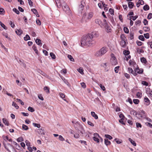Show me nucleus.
<instances>
[{"instance_id": "nucleus-1", "label": "nucleus", "mask_w": 152, "mask_h": 152, "mask_svg": "<svg viewBox=\"0 0 152 152\" xmlns=\"http://www.w3.org/2000/svg\"><path fill=\"white\" fill-rule=\"evenodd\" d=\"M95 42L92 40L89 35L84 36L81 42V45L82 46L85 45L90 46L91 45L94 43Z\"/></svg>"}, {"instance_id": "nucleus-2", "label": "nucleus", "mask_w": 152, "mask_h": 152, "mask_svg": "<svg viewBox=\"0 0 152 152\" xmlns=\"http://www.w3.org/2000/svg\"><path fill=\"white\" fill-rule=\"evenodd\" d=\"M108 48L106 47H103L99 50L96 52L95 56L96 57H100L104 54L107 51Z\"/></svg>"}, {"instance_id": "nucleus-3", "label": "nucleus", "mask_w": 152, "mask_h": 152, "mask_svg": "<svg viewBox=\"0 0 152 152\" xmlns=\"http://www.w3.org/2000/svg\"><path fill=\"white\" fill-rule=\"evenodd\" d=\"M62 5V8L64 10V11L68 15H70L71 12L68 6L65 3H64Z\"/></svg>"}, {"instance_id": "nucleus-4", "label": "nucleus", "mask_w": 152, "mask_h": 152, "mask_svg": "<svg viewBox=\"0 0 152 152\" xmlns=\"http://www.w3.org/2000/svg\"><path fill=\"white\" fill-rule=\"evenodd\" d=\"M111 57L110 60V63L113 66H115L118 64V61L116 58L114 56V55L111 54Z\"/></svg>"}, {"instance_id": "nucleus-5", "label": "nucleus", "mask_w": 152, "mask_h": 152, "mask_svg": "<svg viewBox=\"0 0 152 152\" xmlns=\"http://www.w3.org/2000/svg\"><path fill=\"white\" fill-rule=\"evenodd\" d=\"M102 66L103 67L105 71H108L110 69V64L108 62L103 63L102 64Z\"/></svg>"}, {"instance_id": "nucleus-6", "label": "nucleus", "mask_w": 152, "mask_h": 152, "mask_svg": "<svg viewBox=\"0 0 152 152\" xmlns=\"http://www.w3.org/2000/svg\"><path fill=\"white\" fill-rule=\"evenodd\" d=\"M94 137H93V138L94 140L97 142L98 143L99 142V140L98 139L99 137L100 138L102 139L101 137L99 134L97 133H94Z\"/></svg>"}, {"instance_id": "nucleus-7", "label": "nucleus", "mask_w": 152, "mask_h": 152, "mask_svg": "<svg viewBox=\"0 0 152 152\" xmlns=\"http://www.w3.org/2000/svg\"><path fill=\"white\" fill-rule=\"evenodd\" d=\"M134 73L136 74V75L137 74H142L143 72V70L142 69H140L139 67H137L135 69Z\"/></svg>"}, {"instance_id": "nucleus-8", "label": "nucleus", "mask_w": 152, "mask_h": 152, "mask_svg": "<svg viewBox=\"0 0 152 152\" xmlns=\"http://www.w3.org/2000/svg\"><path fill=\"white\" fill-rule=\"evenodd\" d=\"M89 35L90 36V37L93 39L94 37H97L98 36L99 34L98 32H97L93 31Z\"/></svg>"}, {"instance_id": "nucleus-9", "label": "nucleus", "mask_w": 152, "mask_h": 152, "mask_svg": "<svg viewBox=\"0 0 152 152\" xmlns=\"http://www.w3.org/2000/svg\"><path fill=\"white\" fill-rule=\"evenodd\" d=\"M146 93L149 96L152 97V91L149 88H146Z\"/></svg>"}, {"instance_id": "nucleus-10", "label": "nucleus", "mask_w": 152, "mask_h": 152, "mask_svg": "<svg viewBox=\"0 0 152 152\" xmlns=\"http://www.w3.org/2000/svg\"><path fill=\"white\" fill-rule=\"evenodd\" d=\"M104 22H105V24L106 25L105 26V27L106 29V31L107 32V33H109L111 31V29L110 28V27L108 26L107 24H106V20H104Z\"/></svg>"}, {"instance_id": "nucleus-11", "label": "nucleus", "mask_w": 152, "mask_h": 152, "mask_svg": "<svg viewBox=\"0 0 152 152\" xmlns=\"http://www.w3.org/2000/svg\"><path fill=\"white\" fill-rule=\"evenodd\" d=\"M38 72L39 73H40L43 76H45V77L47 78H49V76L42 70H39Z\"/></svg>"}, {"instance_id": "nucleus-12", "label": "nucleus", "mask_w": 152, "mask_h": 152, "mask_svg": "<svg viewBox=\"0 0 152 152\" xmlns=\"http://www.w3.org/2000/svg\"><path fill=\"white\" fill-rule=\"evenodd\" d=\"M144 101L146 103V105H148L150 103V102L149 99L146 96L145 97L144 99Z\"/></svg>"}, {"instance_id": "nucleus-13", "label": "nucleus", "mask_w": 152, "mask_h": 152, "mask_svg": "<svg viewBox=\"0 0 152 152\" xmlns=\"http://www.w3.org/2000/svg\"><path fill=\"white\" fill-rule=\"evenodd\" d=\"M129 64L130 66H135L136 65V63L133 60H130L129 61Z\"/></svg>"}, {"instance_id": "nucleus-14", "label": "nucleus", "mask_w": 152, "mask_h": 152, "mask_svg": "<svg viewBox=\"0 0 152 152\" xmlns=\"http://www.w3.org/2000/svg\"><path fill=\"white\" fill-rule=\"evenodd\" d=\"M128 69L129 71V72L130 73H131L132 74V75H133L134 76H136V74H135V73H134V71L133 69L131 68H128Z\"/></svg>"}, {"instance_id": "nucleus-15", "label": "nucleus", "mask_w": 152, "mask_h": 152, "mask_svg": "<svg viewBox=\"0 0 152 152\" xmlns=\"http://www.w3.org/2000/svg\"><path fill=\"white\" fill-rule=\"evenodd\" d=\"M121 38L122 40V42H123L124 43V44L125 43V41L126 40L124 34H121Z\"/></svg>"}, {"instance_id": "nucleus-16", "label": "nucleus", "mask_w": 152, "mask_h": 152, "mask_svg": "<svg viewBox=\"0 0 152 152\" xmlns=\"http://www.w3.org/2000/svg\"><path fill=\"white\" fill-rule=\"evenodd\" d=\"M80 129L79 130V131H80V133L83 134L85 133V130H84L83 126H82L81 125L80 126Z\"/></svg>"}, {"instance_id": "nucleus-17", "label": "nucleus", "mask_w": 152, "mask_h": 152, "mask_svg": "<svg viewBox=\"0 0 152 152\" xmlns=\"http://www.w3.org/2000/svg\"><path fill=\"white\" fill-rule=\"evenodd\" d=\"M91 115L95 119H97L98 118V116L94 112H91Z\"/></svg>"}, {"instance_id": "nucleus-18", "label": "nucleus", "mask_w": 152, "mask_h": 152, "mask_svg": "<svg viewBox=\"0 0 152 152\" xmlns=\"http://www.w3.org/2000/svg\"><path fill=\"white\" fill-rule=\"evenodd\" d=\"M35 42L38 45L40 46H42V44L41 42V40L39 39H37L35 40Z\"/></svg>"}, {"instance_id": "nucleus-19", "label": "nucleus", "mask_w": 152, "mask_h": 152, "mask_svg": "<svg viewBox=\"0 0 152 152\" xmlns=\"http://www.w3.org/2000/svg\"><path fill=\"white\" fill-rule=\"evenodd\" d=\"M38 133L42 135H44L45 132L44 129H40L38 130Z\"/></svg>"}, {"instance_id": "nucleus-20", "label": "nucleus", "mask_w": 152, "mask_h": 152, "mask_svg": "<svg viewBox=\"0 0 152 152\" xmlns=\"http://www.w3.org/2000/svg\"><path fill=\"white\" fill-rule=\"evenodd\" d=\"M2 121L3 123L6 125L9 126V124L8 121L5 118H3L2 119Z\"/></svg>"}, {"instance_id": "nucleus-21", "label": "nucleus", "mask_w": 152, "mask_h": 152, "mask_svg": "<svg viewBox=\"0 0 152 152\" xmlns=\"http://www.w3.org/2000/svg\"><path fill=\"white\" fill-rule=\"evenodd\" d=\"M16 33L18 35H20L23 33V31L20 29H17L16 31Z\"/></svg>"}, {"instance_id": "nucleus-22", "label": "nucleus", "mask_w": 152, "mask_h": 152, "mask_svg": "<svg viewBox=\"0 0 152 152\" xmlns=\"http://www.w3.org/2000/svg\"><path fill=\"white\" fill-rule=\"evenodd\" d=\"M104 143L105 145L107 146L110 145L111 142L110 141L108 140V139H104Z\"/></svg>"}, {"instance_id": "nucleus-23", "label": "nucleus", "mask_w": 152, "mask_h": 152, "mask_svg": "<svg viewBox=\"0 0 152 152\" xmlns=\"http://www.w3.org/2000/svg\"><path fill=\"white\" fill-rule=\"evenodd\" d=\"M81 125L80 124V123L78 121H76L75 123V124L74 125V126H75L76 129H77V127L76 126H79V127L81 126Z\"/></svg>"}, {"instance_id": "nucleus-24", "label": "nucleus", "mask_w": 152, "mask_h": 152, "mask_svg": "<svg viewBox=\"0 0 152 152\" xmlns=\"http://www.w3.org/2000/svg\"><path fill=\"white\" fill-rule=\"evenodd\" d=\"M93 13L92 12H90L88 13L87 18L88 19H91L93 16Z\"/></svg>"}, {"instance_id": "nucleus-25", "label": "nucleus", "mask_w": 152, "mask_h": 152, "mask_svg": "<svg viewBox=\"0 0 152 152\" xmlns=\"http://www.w3.org/2000/svg\"><path fill=\"white\" fill-rule=\"evenodd\" d=\"M77 70L81 74L83 75L84 74L83 70L82 68L80 67L77 69Z\"/></svg>"}, {"instance_id": "nucleus-26", "label": "nucleus", "mask_w": 152, "mask_h": 152, "mask_svg": "<svg viewBox=\"0 0 152 152\" xmlns=\"http://www.w3.org/2000/svg\"><path fill=\"white\" fill-rule=\"evenodd\" d=\"M31 11L33 12V13L35 15H37V17H39V15L37 13V10L35 9H31Z\"/></svg>"}, {"instance_id": "nucleus-27", "label": "nucleus", "mask_w": 152, "mask_h": 152, "mask_svg": "<svg viewBox=\"0 0 152 152\" xmlns=\"http://www.w3.org/2000/svg\"><path fill=\"white\" fill-rule=\"evenodd\" d=\"M129 140L134 146H136V144L134 141L130 138H129Z\"/></svg>"}, {"instance_id": "nucleus-28", "label": "nucleus", "mask_w": 152, "mask_h": 152, "mask_svg": "<svg viewBox=\"0 0 152 152\" xmlns=\"http://www.w3.org/2000/svg\"><path fill=\"white\" fill-rule=\"evenodd\" d=\"M129 39L130 40H132L134 39V33L133 32H131L129 36Z\"/></svg>"}, {"instance_id": "nucleus-29", "label": "nucleus", "mask_w": 152, "mask_h": 152, "mask_svg": "<svg viewBox=\"0 0 152 152\" xmlns=\"http://www.w3.org/2000/svg\"><path fill=\"white\" fill-rule=\"evenodd\" d=\"M2 35L4 36L7 39L9 40H11V39L8 36V34L4 32H3L2 33Z\"/></svg>"}, {"instance_id": "nucleus-30", "label": "nucleus", "mask_w": 152, "mask_h": 152, "mask_svg": "<svg viewBox=\"0 0 152 152\" xmlns=\"http://www.w3.org/2000/svg\"><path fill=\"white\" fill-rule=\"evenodd\" d=\"M56 3L57 7L58 8H60L61 7V4L59 0H55Z\"/></svg>"}, {"instance_id": "nucleus-31", "label": "nucleus", "mask_w": 152, "mask_h": 152, "mask_svg": "<svg viewBox=\"0 0 152 152\" xmlns=\"http://www.w3.org/2000/svg\"><path fill=\"white\" fill-rule=\"evenodd\" d=\"M95 22L96 23L98 24L100 26L101 25L102 22L99 19H97L95 20Z\"/></svg>"}, {"instance_id": "nucleus-32", "label": "nucleus", "mask_w": 152, "mask_h": 152, "mask_svg": "<svg viewBox=\"0 0 152 152\" xmlns=\"http://www.w3.org/2000/svg\"><path fill=\"white\" fill-rule=\"evenodd\" d=\"M134 6V4L131 2H129L128 3V7L130 9H132L133 8Z\"/></svg>"}, {"instance_id": "nucleus-33", "label": "nucleus", "mask_w": 152, "mask_h": 152, "mask_svg": "<svg viewBox=\"0 0 152 152\" xmlns=\"http://www.w3.org/2000/svg\"><path fill=\"white\" fill-rule=\"evenodd\" d=\"M44 90L47 93H49L50 92L49 88L47 86H45L44 88Z\"/></svg>"}, {"instance_id": "nucleus-34", "label": "nucleus", "mask_w": 152, "mask_h": 152, "mask_svg": "<svg viewBox=\"0 0 152 152\" xmlns=\"http://www.w3.org/2000/svg\"><path fill=\"white\" fill-rule=\"evenodd\" d=\"M22 129L24 130H27L28 129V128L27 126L23 124L22 125Z\"/></svg>"}, {"instance_id": "nucleus-35", "label": "nucleus", "mask_w": 152, "mask_h": 152, "mask_svg": "<svg viewBox=\"0 0 152 152\" xmlns=\"http://www.w3.org/2000/svg\"><path fill=\"white\" fill-rule=\"evenodd\" d=\"M143 9L144 10L147 11L149 9V8L148 5H145L143 7Z\"/></svg>"}, {"instance_id": "nucleus-36", "label": "nucleus", "mask_w": 152, "mask_h": 152, "mask_svg": "<svg viewBox=\"0 0 152 152\" xmlns=\"http://www.w3.org/2000/svg\"><path fill=\"white\" fill-rule=\"evenodd\" d=\"M24 40L25 41H27L28 40L30 39V37L28 34H26L25 37H24Z\"/></svg>"}, {"instance_id": "nucleus-37", "label": "nucleus", "mask_w": 152, "mask_h": 152, "mask_svg": "<svg viewBox=\"0 0 152 152\" xmlns=\"http://www.w3.org/2000/svg\"><path fill=\"white\" fill-rule=\"evenodd\" d=\"M33 125L34 126L38 128H39L40 127V124L33 123Z\"/></svg>"}, {"instance_id": "nucleus-38", "label": "nucleus", "mask_w": 152, "mask_h": 152, "mask_svg": "<svg viewBox=\"0 0 152 152\" xmlns=\"http://www.w3.org/2000/svg\"><path fill=\"white\" fill-rule=\"evenodd\" d=\"M59 95L60 97L63 99L64 101H66V99H64V98H65V96L64 94L61 93L59 94Z\"/></svg>"}, {"instance_id": "nucleus-39", "label": "nucleus", "mask_w": 152, "mask_h": 152, "mask_svg": "<svg viewBox=\"0 0 152 152\" xmlns=\"http://www.w3.org/2000/svg\"><path fill=\"white\" fill-rule=\"evenodd\" d=\"M115 141L117 144H120L122 142V141L119 139L115 138Z\"/></svg>"}, {"instance_id": "nucleus-40", "label": "nucleus", "mask_w": 152, "mask_h": 152, "mask_svg": "<svg viewBox=\"0 0 152 152\" xmlns=\"http://www.w3.org/2000/svg\"><path fill=\"white\" fill-rule=\"evenodd\" d=\"M68 58L71 61H74V59L73 58L72 56L70 55H68Z\"/></svg>"}, {"instance_id": "nucleus-41", "label": "nucleus", "mask_w": 152, "mask_h": 152, "mask_svg": "<svg viewBox=\"0 0 152 152\" xmlns=\"http://www.w3.org/2000/svg\"><path fill=\"white\" fill-rule=\"evenodd\" d=\"M138 17L137 16H131L130 17L129 20H135Z\"/></svg>"}, {"instance_id": "nucleus-42", "label": "nucleus", "mask_w": 152, "mask_h": 152, "mask_svg": "<svg viewBox=\"0 0 152 152\" xmlns=\"http://www.w3.org/2000/svg\"><path fill=\"white\" fill-rule=\"evenodd\" d=\"M28 110L31 112H34L35 110L34 108L31 107H29L28 108Z\"/></svg>"}, {"instance_id": "nucleus-43", "label": "nucleus", "mask_w": 152, "mask_h": 152, "mask_svg": "<svg viewBox=\"0 0 152 152\" xmlns=\"http://www.w3.org/2000/svg\"><path fill=\"white\" fill-rule=\"evenodd\" d=\"M0 24L1 26L3 27L4 29H7V27L5 26L3 23L1 21H0Z\"/></svg>"}, {"instance_id": "nucleus-44", "label": "nucleus", "mask_w": 152, "mask_h": 152, "mask_svg": "<svg viewBox=\"0 0 152 152\" xmlns=\"http://www.w3.org/2000/svg\"><path fill=\"white\" fill-rule=\"evenodd\" d=\"M109 12L111 15H114V10L112 8L110 9L109 10Z\"/></svg>"}, {"instance_id": "nucleus-45", "label": "nucleus", "mask_w": 152, "mask_h": 152, "mask_svg": "<svg viewBox=\"0 0 152 152\" xmlns=\"http://www.w3.org/2000/svg\"><path fill=\"white\" fill-rule=\"evenodd\" d=\"M124 31L125 33L128 34L129 32V30L126 27H124Z\"/></svg>"}, {"instance_id": "nucleus-46", "label": "nucleus", "mask_w": 152, "mask_h": 152, "mask_svg": "<svg viewBox=\"0 0 152 152\" xmlns=\"http://www.w3.org/2000/svg\"><path fill=\"white\" fill-rule=\"evenodd\" d=\"M50 55L52 59H55L56 58L55 55L53 53H50Z\"/></svg>"}, {"instance_id": "nucleus-47", "label": "nucleus", "mask_w": 152, "mask_h": 152, "mask_svg": "<svg viewBox=\"0 0 152 152\" xmlns=\"http://www.w3.org/2000/svg\"><path fill=\"white\" fill-rule=\"evenodd\" d=\"M32 48L34 51L35 52V53L37 54L38 53V51L37 50L36 47L35 45H33Z\"/></svg>"}, {"instance_id": "nucleus-48", "label": "nucleus", "mask_w": 152, "mask_h": 152, "mask_svg": "<svg viewBox=\"0 0 152 152\" xmlns=\"http://www.w3.org/2000/svg\"><path fill=\"white\" fill-rule=\"evenodd\" d=\"M141 62L142 63L146 64V59L144 58H142L140 59Z\"/></svg>"}, {"instance_id": "nucleus-49", "label": "nucleus", "mask_w": 152, "mask_h": 152, "mask_svg": "<svg viewBox=\"0 0 152 152\" xmlns=\"http://www.w3.org/2000/svg\"><path fill=\"white\" fill-rule=\"evenodd\" d=\"M101 89L103 91H105L106 90L105 87L103 86L102 84H100L99 85Z\"/></svg>"}, {"instance_id": "nucleus-50", "label": "nucleus", "mask_w": 152, "mask_h": 152, "mask_svg": "<svg viewBox=\"0 0 152 152\" xmlns=\"http://www.w3.org/2000/svg\"><path fill=\"white\" fill-rule=\"evenodd\" d=\"M105 136L106 138H108L110 140H111L113 138L111 136L108 134H105Z\"/></svg>"}, {"instance_id": "nucleus-51", "label": "nucleus", "mask_w": 152, "mask_h": 152, "mask_svg": "<svg viewBox=\"0 0 152 152\" xmlns=\"http://www.w3.org/2000/svg\"><path fill=\"white\" fill-rule=\"evenodd\" d=\"M139 39L141 40L142 41H144V38L143 35H141L139 36Z\"/></svg>"}, {"instance_id": "nucleus-52", "label": "nucleus", "mask_w": 152, "mask_h": 152, "mask_svg": "<svg viewBox=\"0 0 152 152\" xmlns=\"http://www.w3.org/2000/svg\"><path fill=\"white\" fill-rule=\"evenodd\" d=\"M62 80L68 86H69V84L66 80L64 78H62Z\"/></svg>"}, {"instance_id": "nucleus-53", "label": "nucleus", "mask_w": 152, "mask_h": 152, "mask_svg": "<svg viewBox=\"0 0 152 152\" xmlns=\"http://www.w3.org/2000/svg\"><path fill=\"white\" fill-rule=\"evenodd\" d=\"M133 102L135 104H137L139 103V101L138 99H134L133 100Z\"/></svg>"}, {"instance_id": "nucleus-54", "label": "nucleus", "mask_w": 152, "mask_h": 152, "mask_svg": "<svg viewBox=\"0 0 152 152\" xmlns=\"http://www.w3.org/2000/svg\"><path fill=\"white\" fill-rule=\"evenodd\" d=\"M17 102H20L22 105H23L24 104L23 102L20 99H16Z\"/></svg>"}, {"instance_id": "nucleus-55", "label": "nucleus", "mask_w": 152, "mask_h": 152, "mask_svg": "<svg viewBox=\"0 0 152 152\" xmlns=\"http://www.w3.org/2000/svg\"><path fill=\"white\" fill-rule=\"evenodd\" d=\"M12 105L14 106V107L16 108V109H18L19 108V107L17 105V104L15 103L14 102H13Z\"/></svg>"}, {"instance_id": "nucleus-56", "label": "nucleus", "mask_w": 152, "mask_h": 152, "mask_svg": "<svg viewBox=\"0 0 152 152\" xmlns=\"http://www.w3.org/2000/svg\"><path fill=\"white\" fill-rule=\"evenodd\" d=\"M119 66H117L115 67L114 69V71L115 73H117L118 72L119 69Z\"/></svg>"}, {"instance_id": "nucleus-57", "label": "nucleus", "mask_w": 152, "mask_h": 152, "mask_svg": "<svg viewBox=\"0 0 152 152\" xmlns=\"http://www.w3.org/2000/svg\"><path fill=\"white\" fill-rule=\"evenodd\" d=\"M143 29L145 31H148L150 30L149 28L147 26H145L143 27Z\"/></svg>"}, {"instance_id": "nucleus-58", "label": "nucleus", "mask_w": 152, "mask_h": 152, "mask_svg": "<svg viewBox=\"0 0 152 152\" xmlns=\"http://www.w3.org/2000/svg\"><path fill=\"white\" fill-rule=\"evenodd\" d=\"M2 137L3 139L6 141H7L8 140H9V137L7 136H5L3 135L2 136Z\"/></svg>"}, {"instance_id": "nucleus-59", "label": "nucleus", "mask_w": 152, "mask_h": 152, "mask_svg": "<svg viewBox=\"0 0 152 152\" xmlns=\"http://www.w3.org/2000/svg\"><path fill=\"white\" fill-rule=\"evenodd\" d=\"M144 37L146 39H148L149 37V34L148 33L144 34Z\"/></svg>"}, {"instance_id": "nucleus-60", "label": "nucleus", "mask_w": 152, "mask_h": 152, "mask_svg": "<svg viewBox=\"0 0 152 152\" xmlns=\"http://www.w3.org/2000/svg\"><path fill=\"white\" fill-rule=\"evenodd\" d=\"M13 10L17 14H19L20 13V12L19 10L16 8H13Z\"/></svg>"}, {"instance_id": "nucleus-61", "label": "nucleus", "mask_w": 152, "mask_h": 152, "mask_svg": "<svg viewBox=\"0 0 152 152\" xmlns=\"http://www.w3.org/2000/svg\"><path fill=\"white\" fill-rule=\"evenodd\" d=\"M129 52L128 50H125L124 51V54L125 56L129 55Z\"/></svg>"}, {"instance_id": "nucleus-62", "label": "nucleus", "mask_w": 152, "mask_h": 152, "mask_svg": "<svg viewBox=\"0 0 152 152\" xmlns=\"http://www.w3.org/2000/svg\"><path fill=\"white\" fill-rule=\"evenodd\" d=\"M59 139L61 141H64L65 140L62 137L61 135H59L58 137Z\"/></svg>"}, {"instance_id": "nucleus-63", "label": "nucleus", "mask_w": 152, "mask_h": 152, "mask_svg": "<svg viewBox=\"0 0 152 152\" xmlns=\"http://www.w3.org/2000/svg\"><path fill=\"white\" fill-rule=\"evenodd\" d=\"M143 23L145 25H147L148 24V21L146 19H144Z\"/></svg>"}, {"instance_id": "nucleus-64", "label": "nucleus", "mask_w": 152, "mask_h": 152, "mask_svg": "<svg viewBox=\"0 0 152 152\" xmlns=\"http://www.w3.org/2000/svg\"><path fill=\"white\" fill-rule=\"evenodd\" d=\"M152 18V14L151 13H149L147 17L148 19H150Z\"/></svg>"}]
</instances>
